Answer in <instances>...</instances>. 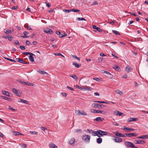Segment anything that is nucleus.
I'll list each match as a JSON object with an SVG mask.
<instances>
[{"instance_id":"nucleus-1","label":"nucleus","mask_w":148,"mask_h":148,"mask_svg":"<svg viewBox=\"0 0 148 148\" xmlns=\"http://www.w3.org/2000/svg\"><path fill=\"white\" fill-rule=\"evenodd\" d=\"M82 140L86 143H89L90 142V136L88 135H86L82 136Z\"/></svg>"},{"instance_id":"nucleus-2","label":"nucleus","mask_w":148,"mask_h":148,"mask_svg":"<svg viewBox=\"0 0 148 148\" xmlns=\"http://www.w3.org/2000/svg\"><path fill=\"white\" fill-rule=\"evenodd\" d=\"M105 105H103V104H99L97 103H93L92 104V106L94 108H98L99 109H100L101 107L102 108H103L105 107Z\"/></svg>"},{"instance_id":"nucleus-3","label":"nucleus","mask_w":148,"mask_h":148,"mask_svg":"<svg viewBox=\"0 0 148 148\" xmlns=\"http://www.w3.org/2000/svg\"><path fill=\"white\" fill-rule=\"evenodd\" d=\"M12 91L18 97H21V92L19 90H17L15 88H13L12 89Z\"/></svg>"},{"instance_id":"nucleus-4","label":"nucleus","mask_w":148,"mask_h":148,"mask_svg":"<svg viewBox=\"0 0 148 148\" xmlns=\"http://www.w3.org/2000/svg\"><path fill=\"white\" fill-rule=\"evenodd\" d=\"M125 135L126 136H128L129 137H130L132 136H137L138 135V134L135 133H125Z\"/></svg>"},{"instance_id":"nucleus-5","label":"nucleus","mask_w":148,"mask_h":148,"mask_svg":"<svg viewBox=\"0 0 148 148\" xmlns=\"http://www.w3.org/2000/svg\"><path fill=\"white\" fill-rule=\"evenodd\" d=\"M114 138L113 140H114L115 142L116 143H121L122 141V139L121 138L119 137L114 136L113 137Z\"/></svg>"},{"instance_id":"nucleus-6","label":"nucleus","mask_w":148,"mask_h":148,"mask_svg":"<svg viewBox=\"0 0 148 148\" xmlns=\"http://www.w3.org/2000/svg\"><path fill=\"white\" fill-rule=\"evenodd\" d=\"M122 129L124 131H128L127 132H130L131 131H134L135 130V129L128 127H124L123 128H122Z\"/></svg>"},{"instance_id":"nucleus-7","label":"nucleus","mask_w":148,"mask_h":148,"mask_svg":"<svg viewBox=\"0 0 148 148\" xmlns=\"http://www.w3.org/2000/svg\"><path fill=\"white\" fill-rule=\"evenodd\" d=\"M17 62L20 63H22L24 64H27V62H26L23 58H16V59Z\"/></svg>"},{"instance_id":"nucleus-8","label":"nucleus","mask_w":148,"mask_h":148,"mask_svg":"<svg viewBox=\"0 0 148 148\" xmlns=\"http://www.w3.org/2000/svg\"><path fill=\"white\" fill-rule=\"evenodd\" d=\"M125 144L126 146L130 147H132L134 145L132 143L127 141L125 142Z\"/></svg>"},{"instance_id":"nucleus-9","label":"nucleus","mask_w":148,"mask_h":148,"mask_svg":"<svg viewBox=\"0 0 148 148\" xmlns=\"http://www.w3.org/2000/svg\"><path fill=\"white\" fill-rule=\"evenodd\" d=\"M18 102H21L24 103L26 104L27 105H30V103L29 102L26 100H24L23 99H19Z\"/></svg>"},{"instance_id":"nucleus-10","label":"nucleus","mask_w":148,"mask_h":148,"mask_svg":"<svg viewBox=\"0 0 148 148\" xmlns=\"http://www.w3.org/2000/svg\"><path fill=\"white\" fill-rule=\"evenodd\" d=\"M134 143L136 144H143L145 143V140H135Z\"/></svg>"},{"instance_id":"nucleus-11","label":"nucleus","mask_w":148,"mask_h":148,"mask_svg":"<svg viewBox=\"0 0 148 148\" xmlns=\"http://www.w3.org/2000/svg\"><path fill=\"white\" fill-rule=\"evenodd\" d=\"M44 31L45 32L50 34L53 33V31L49 28H47L46 29H44Z\"/></svg>"},{"instance_id":"nucleus-12","label":"nucleus","mask_w":148,"mask_h":148,"mask_svg":"<svg viewBox=\"0 0 148 148\" xmlns=\"http://www.w3.org/2000/svg\"><path fill=\"white\" fill-rule=\"evenodd\" d=\"M125 71L127 73H129L131 72L133 70L129 66L127 65V67L125 68Z\"/></svg>"},{"instance_id":"nucleus-13","label":"nucleus","mask_w":148,"mask_h":148,"mask_svg":"<svg viewBox=\"0 0 148 148\" xmlns=\"http://www.w3.org/2000/svg\"><path fill=\"white\" fill-rule=\"evenodd\" d=\"M114 114L118 116H121L122 115L123 113H121L118 110H116L114 112Z\"/></svg>"},{"instance_id":"nucleus-14","label":"nucleus","mask_w":148,"mask_h":148,"mask_svg":"<svg viewBox=\"0 0 148 148\" xmlns=\"http://www.w3.org/2000/svg\"><path fill=\"white\" fill-rule=\"evenodd\" d=\"M104 119V118H102L100 117H97L95 119H94V121H96L97 122L102 121Z\"/></svg>"},{"instance_id":"nucleus-15","label":"nucleus","mask_w":148,"mask_h":148,"mask_svg":"<svg viewBox=\"0 0 148 148\" xmlns=\"http://www.w3.org/2000/svg\"><path fill=\"white\" fill-rule=\"evenodd\" d=\"M92 89V88L90 87H88L86 88H83L82 87L81 90H87L90 91Z\"/></svg>"},{"instance_id":"nucleus-16","label":"nucleus","mask_w":148,"mask_h":148,"mask_svg":"<svg viewBox=\"0 0 148 148\" xmlns=\"http://www.w3.org/2000/svg\"><path fill=\"white\" fill-rule=\"evenodd\" d=\"M101 130H98L97 131V136L99 137L103 136V135L101 132Z\"/></svg>"},{"instance_id":"nucleus-17","label":"nucleus","mask_w":148,"mask_h":148,"mask_svg":"<svg viewBox=\"0 0 148 148\" xmlns=\"http://www.w3.org/2000/svg\"><path fill=\"white\" fill-rule=\"evenodd\" d=\"M137 138L143 139L147 138H148V135H143L142 136L137 137Z\"/></svg>"},{"instance_id":"nucleus-18","label":"nucleus","mask_w":148,"mask_h":148,"mask_svg":"<svg viewBox=\"0 0 148 148\" xmlns=\"http://www.w3.org/2000/svg\"><path fill=\"white\" fill-rule=\"evenodd\" d=\"M138 120V119L137 118H130L128 120V122H130L133 121H136Z\"/></svg>"},{"instance_id":"nucleus-19","label":"nucleus","mask_w":148,"mask_h":148,"mask_svg":"<svg viewBox=\"0 0 148 148\" xmlns=\"http://www.w3.org/2000/svg\"><path fill=\"white\" fill-rule=\"evenodd\" d=\"M92 28L94 29H96L99 32H100L102 31V30L100 29V28L99 27H97L95 25H93L92 26Z\"/></svg>"},{"instance_id":"nucleus-20","label":"nucleus","mask_w":148,"mask_h":148,"mask_svg":"<svg viewBox=\"0 0 148 148\" xmlns=\"http://www.w3.org/2000/svg\"><path fill=\"white\" fill-rule=\"evenodd\" d=\"M1 97L9 101H12V99L10 98H8L6 97H5L3 96H1Z\"/></svg>"},{"instance_id":"nucleus-21","label":"nucleus","mask_w":148,"mask_h":148,"mask_svg":"<svg viewBox=\"0 0 148 148\" xmlns=\"http://www.w3.org/2000/svg\"><path fill=\"white\" fill-rule=\"evenodd\" d=\"M33 56H35L34 54L33 55H30V56L29 57V58L30 61L32 62H33L34 61V59Z\"/></svg>"},{"instance_id":"nucleus-22","label":"nucleus","mask_w":148,"mask_h":148,"mask_svg":"<svg viewBox=\"0 0 148 148\" xmlns=\"http://www.w3.org/2000/svg\"><path fill=\"white\" fill-rule=\"evenodd\" d=\"M49 147L50 148H57V147L56 146L55 144L52 143H50L49 145Z\"/></svg>"},{"instance_id":"nucleus-23","label":"nucleus","mask_w":148,"mask_h":148,"mask_svg":"<svg viewBox=\"0 0 148 148\" xmlns=\"http://www.w3.org/2000/svg\"><path fill=\"white\" fill-rule=\"evenodd\" d=\"M75 140L74 138H72L69 141V143L71 145H73L74 143Z\"/></svg>"},{"instance_id":"nucleus-24","label":"nucleus","mask_w":148,"mask_h":148,"mask_svg":"<svg viewBox=\"0 0 148 148\" xmlns=\"http://www.w3.org/2000/svg\"><path fill=\"white\" fill-rule=\"evenodd\" d=\"M2 92L4 95L9 97H10L9 95V92L5 91L3 90L2 91Z\"/></svg>"},{"instance_id":"nucleus-25","label":"nucleus","mask_w":148,"mask_h":148,"mask_svg":"<svg viewBox=\"0 0 148 148\" xmlns=\"http://www.w3.org/2000/svg\"><path fill=\"white\" fill-rule=\"evenodd\" d=\"M23 85H28L29 86H33V85L31 83L28 82H23Z\"/></svg>"},{"instance_id":"nucleus-26","label":"nucleus","mask_w":148,"mask_h":148,"mask_svg":"<svg viewBox=\"0 0 148 148\" xmlns=\"http://www.w3.org/2000/svg\"><path fill=\"white\" fill-rule=\"evenodd\" d=\"M4 32L5 33L7 34H9L11 33V32L10 30H9V29H4Z\"/></svg>"},{"instance_id":"nucleus-27","label":"nucleus","mask_w":148,"mask_h":148,"mask_svg":"<svg viewBox=\"0 0 148 148\" xmlns=\"http://www.w3.org/2000/svg\"><path fill=\"white\" fill-rule=\"evenodd\" d=\"M94 102L97 103H105V104L108 103L107 102L105 101H94Z\"/></svg>"},{"instance_id":"nucleus-28","label":"nucleus","mask_w":148,"mask_h":148,"mask_svg":"<svg viewBox=\"0 0 148 148\" xmlns=\"http://www.w3.org/2000/svg\"><path fill=\"white\" fill-rule=\"evenodd\" d=\"M102 140L101 138H99L97 139V143L98 144H100L102 142Z\"/></svg>"},{"instance_id":"nucleus-29","label":"nucleus","mask_w":148,"mask_h":148,"mask_svg":"<svg viewBox=\"0 0 148 148\" xmlns=\"http://www.w3.org/2000/svg\"><path fill=\"white\" fill-rule=\"evenodd\" d=\"M73 65L75 66L77 68H79L81 66L80 65H79L78 64H77L75 62H74L73 63Z\"/></svg>"},{"instance_id":"nucleus-30","label":"nucleus","mask_w":148,"mask_h":148,"mask_svg":"<svg viewBox=\"0 0 148 148\" xmlns=\"http://www.w3.org/2000/svg\"><path fill=\"white\" fill-rule=\"evenodd\" d=\"M90 112L92 113H99V110H96L95 109H90Z\"/></svg>"},{"instance_id":"nucleus-31","label":"nucleus","mask_w":148,"mask_h":148,"mask_svg":"<svg viewBox=\"0 0 148 148\" xmlns=\"http://www.w3.org/2000/svg\"><path fill=\"white\" fill-rule=\"evenodd\" d=\"M12 134L15 135H23V134L20 133V132H13Z\"/></svg>"},{"instance_id":"nucleus-32","label":"nucleus","mask_w":148,"mask_h":148,"mask_svg":"<svg viewBox=\"0 0 148 148\" xmlns=\"http://www.w3.org/2000/svg\"><path fill=\"white\" fill-rule=\"evenodd\" d=\"M113 68L117 71H119V69H120V68L116 65H115Z\"/></svg>"},{"instance_id":"nucleus-33","label":"nucleus","mask_w":148,"mask_h":148,"mask_svg":"<svg viewBox=\"0 0 148 148\" xmlns=\"http://www.w3.org/2000/svg\"><path fill=\"white\" fill-rule=\"evenodd\" d=\"M115 92L116 93L119 94L120 95H122L123 94V92L119 90H116Z\"/></svg>"},{"instance_id":"nucleus-34","label":"nucleus","mask_w":148,"mask_h":148,"mask_svg":"<svg viewBox=\"0 0 148 148\" xmlns=\"http://www.w3.org/2000/svg\"><path fill=\"white\" fill-rule=\"evenodd\" d=\"M101 72H102V73H106L107 75H111V74L110 72H109L106 71H104V70H102L101 71Z\"/></svg>"},{"instance_id":"nucleus-35","label":"nucleus","mask_w":148,"mask_h":148,"mask_svg":"<svg viewBox=\"0 0 148 148\" xmlns=\"http://www.w3.org/2000/svg\"><path fill=\"white\" fill-rule=\"evenodd\" d=\"M112 32L115 34L116 35H120L121 34H120L117 31L114 30H112Z\"/></svg>"},{"instance_id":"nucleus-36","label":"nucleus","mask_w":148,"mask_h":148,"mask_svg":"<svg viewBox=\"0 0 148 148\" xmlns=\"http://www.w3.org/2000/svg\"><path fill=\"white\" fill-rule=\"evenodd\" d=\"M24 27L25 28H27V29L30 30H32V29L30 26H29L28 25H24Z\"/></svg>"},{"instance_id":"nucleus-37","label":"nucleus","mask_w":148,"mask_h":148,"mask_svg":"<svg viewBox=\"0 0 148 148\" xmlns=\"http://www.w3.org/2000/svg\"><path fill=\"white\" fill-rule=\"evenodd\" d=\"M67 35V34H66L64 33L63 34H60V35H59V36L60 38H62L64 36H66Z\"/></svg>"},{"instance_id":"nucleus-38","label":"nucleus","mask_w":148,"mask_h":148,"mask_svg":"<svg viewBox=\"0 0 148 148\" xmlns=\"http://www.w3.org/2000/svg\"><path fill=\"white\" fill-rule=\"evenodd\" d=\"M115 135V136H117L121 137V135H122V134L116 132Z\"/></svg>"},{"instance_id":"nucleus-39","label":"nucleus","mask_w":148,"mask_h":148,"mask_svg":"<svg viewBox=\"0 0 148 148\" xmlns=\"http://www.w3.org/2000/svg\"><path fill=\"white\" fill-rule=\"evenodd\" d=\"M82 115L84 116H86L87 115V114L84 111H81L80 115Z\"/></svg>"},{"instance_id":"nucleus-40","label":"nucleus","mask_w":148,"mask_h":148,"mask_svg":"<svg viewBox=\"0 0 148 148\" xmlns=\"http://www.w3.org/2000/svg\"><path fill=\"white\" fill-rule=\"evenodd\" d=\"M21 147L22 148H27V145L26 144H21Z\"/></svg>"},{"instance_id":"nucleus-41","label":"nucleus","mask_w":148,"mask_h":148,"mask_svg":"<svg viewBox=\"0 0 148 148\" xmlns=\"http://www.w3.org/2000/svg\"><path fill=\"white\" fill-rule=\"evenodd\" d=\"M76 20H79V21H80V20H83V21H86V19L83 18H79V17L77 18H76Z\"/></svg>"},{"instance_id":"nucleus-42","label":"nucleus","mask_w":148,"mask_h":148,"mask_svg":"<svg viewBox=\"0 0 148 148\" xmlns=\"http://www.w3.org/2000/svg\"><path fill=\"white\" fill-rule=\"evenodd\" d=\"M23 54L25 55H33V53H31L27 52L23 53Z\"/></svg>"},{"instance_id":"nucleus-43","label":"nucleus","mask_w":148,"mask_h":148,"mask_svg":"<svg viewBox=\"0 0 148 148\" xmlns=\"http://www.w3.org/2000/svg\"><path fill=\"white\" fill-rule=\"evenodd\" d=\"M69 76L71 77H72L73 79H75L77 78V76L75 75H70Z\"/></svg>"},{"instance_id":"nucleus-44","label":"nucleus","mask_w":148,"mask_h":148,"mask_svg":"<svg viewBox=\"0 0 148 148\" xmlns=\"http://www.w3.org/2000/svg\"><path fill=\"white\" fill-rule=\"evenodd\" d=\"M92 134L93 136H97V131L92 132Z\"/></svg>"},{"instance_id":"nucleus-45","label":"nucleus","mask_w":148,"mask_h":148,"mask_svg":"<svg viewBox=\"0 0 148 148\" xmlns=\"http://www.w3.org/2000/svg\"><path fill=\"white\" fill-rule=\"evenodd\" d=\"M101 132L102 133L103 136V135H106L107 134V132H106L103 131L101 130Z\"/></svg>"},{"instance_id":"nucleus-46","label":"nucleus","mask_w":148,"mask_h":148,"mask_svg":"<svg viewBox=\"0 0 148 148\" xmlns=\"http://www.w3.org/2000/svg\"><path fill=\"white\" fill-rule=\"evenodd\" d=\"M71 11L74 12H80V10H75L74 9H71Z\"/></svg>"},{"instance_id":"nucleus-47","label":"nucleus","mask_w":148,"mask_h":148,"mask_svg":"<svg viewBox=\"0 0 148 148\" xmlns=\"http://www.w3.org/2000/svg\"><path fill=\"white\" fill-rule=\"evenodd\" d=\"M99 113H100L102 114H103L106 113V112L104 110H99Z\"/></svg>"},{"instance_id":"nucleus-48","label":"nucleus","mask_w":148,"mask_h":148,"mask_svg":"<svg viewBox=\"0 0 148 148\" xmlns=\"http://www.w3.org/2000/svg\"><path fill=\"white\" fill-rule=\"evenodd\" d=\"M75 113L78 115H80L81 111L79 110H76L75 112Z\"/></svg>"},{"instance_id":"nucleus-49","label":"nucleus","mask_w":148,"mask_h":148,"mask_svg":"<svg viewBox=\"0 0 148 148\" xmlns=\"http://www.w3.org/2000/svg\"><path fill=\"white\" fill-rule=\"evenodd\" d=\"M29 132L32 134L36 135H37L38 134V133L37 132L35 131H30Z\"/></svg>"},{"instance_id":"nucleus-50","label":"nucleus","mask_w":148,"mask_h":148,"mask_svg":"<svg viewBox=\"0 0 148 148\" xmlns=\"http://www.w3.org/2000/svg\"><path fill=\"white\" fill-rule=\"evenodd\" d=\"M14 42L16 45H19V42L18 40H14Z\"/></svg>"},{"instance_id":"nucleus-51","label":"nucleus","mask_w":148,"mask_h":148,"mask_svg":"<svg viewBox=\"0 0 148 148\" xmlns=\"http://www.w3.org/2000/svg\"><path fill=\"white\" fill-rule=\"evenodd\" d=\"M19 47L22 50H24L25 49V47L23 46H20Z\"/></svg>"},{"instance_id":"nucleus-52","label":"nucleus","mask_w":148,"mask_h":148,"mask_svg":"<svg viewBox=\"0 0 148 148\" xmlns=\"http://www.w3.org/2000/svg\"><path fill=\"white\" fill-rule=\"evenodd\" d=\"M63 11L64 12H66L67 13L69 12H71V9L70 10H66V9H64L63 10Z\"/></svg>"},{"instance_id":"nucleus-53","label":"nucleus","mask_w":148,"mask_h":148,"mask_svg":"<svg viewBox=\"0 0 148 148\" xmlns=\"http://www.w3.org/2000/svg\"><path fill=\"white\" fill-rule=\"evenodd\" d=\"M54 54L56 56H61L62 57H64V56L63 55H62L61 53H55Z\"/></svg>"},{"instance_id":"nucleus-54","label":"nucleus","mask_w":148,"mask_h":148,"mask_svg":"<svg viewBox=\"0 0 148 148\" xmlns=\"http://www.w3.org/2000/svg\"><path fill=\"white\" fill-rule=\"evenodd\" d=\"M82 131V130L81 129H78L75 130V132L77 133H80Z\"/></svg>"},{"instance_id":"nucleus-55","label":"nucleus","mask_w":148,"mask_h":148,"mask_svg":"<svg viewBox=\"0 0 148 148\" xmlns=\"http://www.w3.org/2000/svg\"><path fill=\"white\" fill-rule=\"evenodd\" d=\"M112 125H114L116 126H118L119 125V124L117 123L116 122H112Z\"/></svg>"},{"instance_id":"nucleus-56","label":"nucleus","mask_w":148,"mask_h":148,"mask_svg":"<svg viewBox=\"0 0 148 148\" xmlns=\"http://www.w3.org/2000/svg\"><path fill=\"white\" fill-rule=\"evenodd\" d=\"M13 38L12 36H9L8 37V39L9 41H11L12 40V39H13Z\"/></svg>"},{"instance_id":"nucleus-57","label":"nucleus","mask_w":148,"mask_h":148,"mask_svg":"<svg viewBox=\"0 0 148 148\" xmlns=\"http://www.w3.org/2000/svg\"><path fill=\"white\" fill-rule=\"evenodd\" d=\"M9 109L12 110V111H15V109H14L13 108H12V107H11L10 106H9Z\"/></svg>"},{"instance_id":"nucleus-58","label":"nucleus","mask_w":148,"mask_h":148,"mask_svg":"<svg viewBox=\"0 0 148 148\" xmlns=\"http://www.w3.org/2000/svg\"><path fill=\"white\" fill-rule=\"evenodd\" d=\"M26 45L29 46V44H31V42H29L28 40H27L26 41Z\"/></svg>"},{"instance_id":"nucleus-59","label":"nucleus","mask_w":148,"mask_h":148,"mask_svg":"<svg viewBox=\"0 0 148 148\" xmlns=\"http://www.w3.org/2000/svg\"><path fill=\"white\" fill-rule=\"evenodd\" d=\"M38 72L39 73H40L41 74H43L44 71H42L39 70V71H38Z\"/></svg>"},{"instance_id":"nucleus-60","label":"nucleus","mask_w":148,"mask_h":148,"mask_svg":"<svg viewBox=\"0 0 148 148\" xmlns=\"http://www.w3.org/2000/svg\"><path fill=\"white\" fill-rule=\"evenodd\" d=\"M67 88H68V89H69L71 90H74V89H73V88H71V87H70L68 86H67L66 87Z\"/></svg>"},{"instance_id":"nucleus-61","label":"nucleus","mask_w":148,"mask_h":148,"mask_svg":"<svg viewBox=\"0 0 148 148\" xmlns=\"http://www.w3.org/2000/svg\"><path fill=\"white\" fill-rule=\"evenodd\" d=\"M41 130L44 131L45 130H47V128L45 127H41Z\"/></svg>"},{"instance_id":"nucleus-62","label":"nucleus","mask_w":148,"mask_h":148,"mask_svg":"<svg viewBox=\"0 0 148 148\" xmlns=\"http://www.w3.org/2000/svg\"><path fill=\"white\" fill-rule=\"evenodd\" d=\"M62 95L63 96H64L65 97H66L67 94L64 92H62L61 93Z\"/></svg>"},{"instance_id":"nucleus-63","label":"nucleus","mask_w":148,"mask_h":148,"mask_svg":"<svg viewBox=\"0 0 148 148\" xmlns=\"http://www.w3.org/2000/svg\"><path fill=\"white\" fill-rule=\"evenodd\" d=\"M45 3H46V6L48 8H49L50 7V4L49 3H47V2H46Z\"/></svg>"},{"instance_id":"nucleus-64","label":"nucleus","mask_w":148,"mask_h":148,"mask_svg":"<svg viewBox=\"0 0 148 148\" xmlns=\"http://www.w3.org/2000/svg\"><path fill=\"white\" fill-rule=\"evenodd\" d=\"M18 8V6H13L11 8V9L13 10H14L17 9Z\"/></svg>"}]
</instances>
